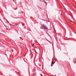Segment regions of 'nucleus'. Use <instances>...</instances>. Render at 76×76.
<instances>
[{"instance_id": "1", "label": "nucleus", "mask_w": 76, "mask_h": 76, "mask_svg": "<svg viewBox=\"0 0 76 76\" xmlns=\"http://www.w3.org/2000/svg\"><path fill=\"white\" fill-rule=\"evenodd\" d=\"M43 28L44 29H47V27L45 25L43 26Z\"/></svg>"}, {"instance_id": "3", "label": "nucleus", "mask_w": 76, "mask_h": 76, "mask_svg": "<svg viewBox=\"0 0 76 76\" xmlns=\"http://www.w3.org/2000/svg\"><path fill=\"white\" fill-rule=\"evenodd\" d=\"M51 66H52V65H51Z\"/></svg>"}, {"instance_id": "2", "label": "nucleus", "mask_w": 76, "mask_h": 76, "mask_svg": "<svg viewBox=\"0 0 76 76\" xmlns=\"http://www.w3.org/2000/svg\"><path fill=\"white\" fill-rule=\"evenodd\" d=\"M52 64H54V62H52Z\"/></svg>"}]
</instances>
